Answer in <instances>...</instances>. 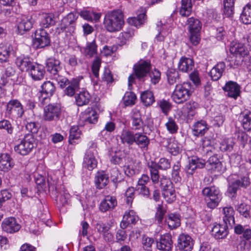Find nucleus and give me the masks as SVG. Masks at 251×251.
Instances as JSON below:
<instances>
[{"label": "nucleus", "mask_w": 251, "mask_h": 251, "mask_svg": "<svg viewBox=\"0 0 251 251\" xmlns=\"http://www.w3.org/2000/svg\"><path fill=\"white\" fill-rule=\"evenodd\" d=\"M47 181L49 189L51 192V194L56 197V201L57 206L61 207L68 204L70 195L63 186H61L59 190L57 187V178L51 175H48Z\"/></svg>", "instance_id": "nucleus-1"}, {"label": "nucleus", "mask_w": 251, "mask_h": 251, "mask_svg": "<svg viewBox=\"0 0 251 251\" xmlns=\"http://www.w3.org/2000/svg\"><path fill=\"white\" fill-rule=\"evenodd\" d=\"M151 63L148 60L141 59L138 61L133 68V74L128 78V86L131 89L132 84L135 83L136 78L139 81H144L151 69Z\"/></svg>", "instance_id": "nucleus-2"}, {"label": "nucleus", "mask_w": 251, "mask_h": 251, "mask_svg": "<svg viewBox=\"0 0 251 251\" xmlns=\"http://www.w3.org/2000/svg\"><path fill=\"white\" fill-rule=\"evenodd\" d=\"M103 24L106 29L109 32L120 31L124 24L123 13L120 10L108 12L105 15Z\"/></svg>", "instance_id": "nucleus-3"}, {"label": "nucleus", "mask_w": 251, "mask_h": 251, "mask_svg": "<svg viewBox=\"0 0 251 251\" xmlns=\"http://www.w3.org/2000/svg\"><path fill=\"white\" fill-rule=\"evenodd\" d=\"M193 92L190 82L177 84L172 94V98L176 103H183L189 99Z\"/></svg>", "instance_id": "nucleus-4"}, {"label": "nucleus", "mask_w": 251, "mask_h": 251, "mask_svg": "<svg viewBox=\"0 0 251 251\" xmlns=\"http://www.w3.org/2000/svg\"><path fill=\"white\" fill-rule=\"evenodd\" d=\"M202 193L204 197L207 206L210 209L216 208L222 199V194L219 189L215 186L204 188Z\"/></svg>", "instance_id": "nucleus-5"}, {"label": "nucleus", "mask_w": 251, "mask_h": 251, "mask_svg": "<svg viewBox=\"0 0 251 251\" xmlns=\"http://www.w3.org/2000/svg\"><path fill=\"white\" fill-rule=\"evenodd\" d=\"M186 25L190 41L193 45L197 46L201 40V23L198 19L191 17L187 19Z\"/></svg>", "instance_id": "nucleus-6"}, {"label": "nucleus", "mask_w": 251, "mask_h": 251, "mask_svg": "<svg viewBox=\"0 0 251 251\" xmlns=\"http://www.w3.org/2000/svg\"><path fill=\"white\" fill-rule=\"evenodd\" d=\"M35 146V140L33 135L26 134L14 147V150L22 155H26L32 151Z\"/></svg>", "instance_id": "nucleus-7"}, {"label": "nucleus", "mask_w": 251, "mask_h": 251, "mask_svg": "<svg viewBox=\"0 0 251 251\" xmlns=\"http://www.w3.org/2000/svg\"><path fill=\"white\" fill-rule=\"evenodd\" d=\"M96 144L94 141L89 143V148L86 151L82 163L83 167L91 171L95 168L98 164L96 158L97 154Z\"/></svg>", "instance_id": "nucleus-8"}, {"label": "nucleus", "mask_w": 251, "mask_h": 251, "mask_svg": "<svg viewBox=\"0 0 251 251\" xmlns=\"http://www.w3.org/2000/svg\"><path fill=\"white\" fill-rule=\"evenodd\" d=\"M32 43L37 49L47 47L50 43V35L44 29L42 28L37 29L32 35Z\"/></svg>", "instance_id": "nucleus-9"}, {"label": "nucleus", "mask_w": 251, "mask_h": 251, "mask_svg": "<svg viewBox=\"0 0 251 251\" xmlns=\"http://www.w3.org/2000/svg\"><path fill=\"white\" fill-rule=\"evenodd\" d=\"M24 113L23 106L17 100L9 101L6 105V116L11 119L21 118Z\"/></svg>", "instance_id": "nucleus-10"}, {"label": "nucleus", "mask_w": 251, "mask_h": 251, "mask_svg": "<svg viewBox=\"0 0 251 251\" xmlns=\"http://www.w3.org/2000/svg\"><path fill=\"white\" fill-rule=\"evenodd\" d=\"M76 19L77 17L73 13H70L64 17L57 27L59 32L65 31L70 34L73 33L75 30Z\"/></svg>", "instance_id": "nucleus-11"}, {"label": "nucleus", "mask_w": 251, "mask_h": 251, "mask_svg": "<svg viewBox=\"0 0 251 251\" xmlns=\"http://www.w3.org/2000/svg\"><path fill=\"white\" fill-rule=\"evenodd\" d=\"M60 115L61 109L59 106L49 104L44 108L43 118L45 121H56L59 119Z\"/></svg>", "instance_id": "nucleus-12"}, {"label": "nucleus", "mask_w": 251, "mask_h": 251, "mask_svg": "<svg viewBox=\"0 0 251 251\" xmlns=\"http://www.w3.org/2000/svg\"><path fill=\"white\" fill-rule=\"evenodd\" d=\"M42 90L38 95L39 100L43 104L47 102L49 98L53 95L55 90L54 84L50 81L45 82L41 86Z\"/></svg>", "instance_id": "nucleus-13"}, {"label": "nucleus", "mask_w": 251, "mask_h": 251, "mask_svg": "<svg viewBox=\"0 0 251 251\" xmlns=\"http://www.w3.org/2000/svg\"><path fill=\"white\" fill-rule=\"evenodd\" d=\"M162 145L166 148L168 152L173 155H176L181 151L180 145L174 137L165 138L161 141Z\"/></svg>", "instance_id": "nucleus-14"}, {"label": "nucleus", "mask_w": 251, "mask_h": 251, "mask_svg": "<svg viewBox=\"0 0 251 251\" xmlns=\"http://www.w3.org/2000/svg\"><path fill=\"white\" fill-rule=\"evenodd\" d=\"M1 228L3 231L7 233H14L18 231L21 226L14 217L4 219L1 223Z\"/></svg>", "instance_id": "nucleus-15"}, {"label": "nucleus", "mask_w": 251, "mask_h": 251, "mask_svg": "<svg viewBox=\"0 0 251 251\" xmlns=\"http://www.w3.org/2000/svg\"><path fill=\"white\" fill-rule=\"evenodd\" d=\"M33 22L34 21L30 16H22L18 21V32L20 34H24L26 31L31 28Z\"/></svg>", "instance_id": "nucleus-16"}, {"label": "nucleus", "mask_w": 251, "mask_h": 251, "mask_svg": "<svg viewBox=\"0 0 251 251\" xmlns=\"http://www.w3.org/2000/svg\"><path fill=\"white\" fill-rule=\"evenodd\" d=\"M177 246L179 250L191 251L193 246V240L191 236L186 234H181L178 238Z\"/></svg>", "instance_id": "nucleus-17"}, {"label": "nucleus", "mask_w": 251, "mask_h": 251, "mask_svg": "<svg viewBox=\"0 0 251 251\" xmlns=\"http://www.w3.org/2000/svg\"><path fill=\"white\" fill-rule=\"evenodd\" d=\"M28 73L33 80H41L44 77L45 68L42 65L34 63L28 71Z\"/></svg>", "instance_id": "nucleus-18"}, {"label": "nucleus", "mask_w": 251, "mask_h": 251, "mask_svg": "<svg viewBox=\"0 0 251 251\" xmlns=\"http://www.w3.org/2000/svg\"><path fill=\"white\" fill-rule=\"evenodd\" d=\"M230 51L235 57L241 59L242 60L249 53V51L243 44L235 42L231 43Z\"/></svg>", "instance_id": "nucleus-19"}, {"label": "nucleus", "mask_w": 251, "mask_h": 251, "mask_svg": "<svg viewBox=\"0 0 251 251\" xmlns=\"http://www.w3.org/2000/svg\"><path fill=\"white\" fill-rule=\"evenodd\" d=\"M223 89L228 97L236 99L239 96L240 87L235 82L229 81L226 82Z\"/></svg>", "instance_id": "nucleus-20"}, {"label": "nucleus", "mask_w": 251, "mask_h": 251, "mask_svg": "<svg viewBox=\"0 0 251 251\" xmlns=\"http://www.w3.org/2000/svg\"><path fill=\"white\" fill-rule=\"evenodd\" d=\"M204 165V160L196 156L192 157L189 159V163L185 167V170L188 175H192L197 168H202Z\"/></svg>", "instance_id": "nucleus-21"}, {"label": "nucleus", "mask_w": 251, "mask_h": 251, "mask_svg": "<svg viewBox=\"0 0 251 251\" xmlns=\"http://www.w3.org/2000/svg\"><path fill=\"white\" fill-rule=\"evenodd\" d=\"M117 204V201L116 198L114 196L108 195L106 196L104 199L101 201L99 209L100 211L105 212L113 209Z\"/></svg>", "instance_id": "nucleus-22"}, {"label": "nucleus", "mask_w": 251, "mask_h": 251, "mask_svg": "<svg viewBox=\"0 0 251 251\" xmlns=\"http://www.w3.org/2000/svg\"><path fill=\"white\" fill-rule=\"evenodd\" d=\"M138 219V216L133 210H130L128 212H126L120 224L121 227L125 229L130 224H135Z\"/></svg>", "instance_id": "nucleus-23"}, {"label": "nucleus", "mask_w": 251, "mask_h": 251, "mask_svg": "<svg viewBox=\"0 0 251 251\" xmlns=\"http://www.w3.org/2000/svg\"><path fill=\"white\" fill-rule=\"evenodd\" d=\"M228 225L225 224H216L213 226L211 230L212 235L216 239H222L226 238L228 234Z\"/></svg>", "instance_id": "nucleus-24"}, {"label": "nucleus", "mask_w": 251, "mask_h": 251, "mask_svg": "<svg viewBox=\"0 0 251 251\" xmlns=\"http://www.w3.org/2000/svg\"><path fill=\"white\" fill-rule=\"evenodd\" d=\"M156 247L159 250L170 251L173 247V242L171 235L166 234L162 235L160 241L156 243Z\"/></svg>", "instance_id": "nucleus-25"}, {"label": "nucleus", "mask_w": 251, "mask_h": 251, "mask_svg": "<svg viewBox=\"0 0 251 251\" xmlns=\"http://www.w3.org/2000/svg\"><path fill=\"white\" fill-rule=\"evenodd\" d=\"M198 107V103L195 101H190L186 103L182 108L183 116L188 119H192L196 114V109Z\"/></svg>", "instance_id": "nucleus-26"}, {"label": "nucleus", "mask_w": 251, "mask_h": 251, "mask_svg": "<svg viewBox=\"0 0 251 251\" xmlns=\"http://www.w3.org/2000/svg\"><path fill=\"white\" fill-rule=\"evenodd\" d=\"M34 63L32 62L31 59L27 56H20L16 59V64L22 71L28 72Z\"/></svg>", "instance_id": "nucleus-27"}, {"label": "nucleus", "mask_w": 251, "mask_h": 251, "mask_svg": "<svg viewBox=\"0 0 251 251\" xmlns=\"http://www.w3.org/2000/svg\"><path fill=\"white\" fill-rule=\"evenodd\" d=\"M235 211L231 206L225 207L223 208V221L226 225L232 226L235 224Z\"/></svg>", "instance_id": "nucleus-28"}, {"label": "nucleus", "mask_w": 251, "mask_h": 251, "mask_svg": "<svg viewBox=\"0 0 251 251\" xmlns=\"http://www.w3.org/2000/svg\"><path fill=\"white\" fill-rule=\"evenodd\" d=\"M205 164L208 170L219 172L223 170V164L218 159L217 155L210 157L207 162H205Z\"/></svg>", "instance_id": "nucleus-29"}, {"label": "nucleus", "mask_w": 251, "mask_h": 251, "mask_svg": "<svg viewBox=\"0 0 251 251\" xmlns=\"http://www.w3.org/2000/svg\"><path fill=\"white\" fill-rule=\"evenodd\" d=\"M60 64L59 60L57 59L54 58H49L46 62L47 71L54 75H56L61 70Z\"/></svg>", "instance_id": "nucleus-30"}, {"label": "nucleus", "mask_w": 251, "mask_h": 251, "mask_svg": "<svg viewBox=\"0 0 251 251\" xmlns=\"http://www.w3.org/2000/svg\"><path fill=\"white\" fill-rule=\"evenodd\" d=\"M134 143L141 149L142 151H147L150 140L147 136L142 133H135Z\"/></svg>", "instance_id": "nucleus-31"}, {"label": "nucleus", "mask_w": 251, "mask_h": 251, "mask_svg": "<svg viewBox=\"0 0 251 251\" xmlns=\"http://www.w3.org/2000/svg\"><path fill=\"white\" fill-rule=\"evenodd\" d=\"M14 166L12 158L7 153L0 154V170L6 172L10 170Z\"/></svg>", "instance_id": "nucleus-32"}, {"label": "nucleus", "mask_w": 251, "mask_h": 251, "mask_svg": "<svg viewBox=\"0 0 251 251\" xmlns=\"http://www.w3.org/2000/svg\"><path fill=\"white\" fill-rule=\"evenodd\" d=\"M208 127L205 121L201 120L195 123L192 128V133L195 136H202L208 130Z\"/></svg>", "instance_id": "nucleus-33"}, {"label": "nucleus", "mask_w": 251, "mask_h": 251, "mask_svg": "<svg viewBox=\"0 0 251 251\" xmlns=\"http://www.w3.org/2000/svg\"><path fill=\"white\" fill-rule=\"evenodd\" d=\"M225 67L226 65L224 62L217 63L209 73L211 78L214 81L218 80L222 76Z\"/></svg>", "instance_id": "nucleus-34"}, {"label": "nucleus", "mask_w": 251, "mask_h": 251, "mask_svg": "<svg viewBox=\"0 0 251 251\" xmlns=\"http://www.w3.org/2000/svg\"><path fill=\"white\" fill-rule=\"evenodd\" d=\"M243 128L247 131H251V111L246 110L240 115Z\"/></svg>", "instance_id": "nucleus-35"}, {"label": "nucleus", "mask_w": 251, "mask_h": 251, "mask_svg": "<svg viewBox=\"0 0 251 251\" xmlns=\"http://www.w3.org/2000/svg\"><path fill=\"white\" fill-rule=\"evenodd\" d=\"M40 25L43 28H49L55 24L54 16L52 14L43 13L41 15Z\"/></svg>", "instance_id": "nucleus-36"}, {"label": "nucleus", "mask_w": 251, "mask_h": 251, "mask_svg": "<svg viewBox=\"0 0 251 251\" xmlns=\"http://www.w3.org/2000/svg\"><path fill=\"white\" fill-rule=\"evenodd\" d=\"M194 67L193 60L189 58H181L178 63V69L183 72L191 71Z\"/></svg>", "instance_id": "nucleus-37"}, {"label": "nucleus", "mask_w": 251, "mask_h": 251, "mask_svg": "<svg viewBox=\"0 0 251 251\" xmlns=\"http://www.w3.org/2000/svg\"><path fill=\"white\" fill-rule=\"evenodd\" d=\"M135 134L127 129H123L120 135L121 142L124 144H127L129 146L134 143Z\"/></svg>", "instance_id": "nucleus-38"}, {"label": "nucleus", "mask_w": 251, "mask_h": 251, "mask_svg": "<svg viewBox=\"0 0 251 251\" xmlns=\"http://www.w3.org/2000/svg\"><path fill=\"white\" fill-rule=\"evenodd\" d=\"M166 221L170 229H175L180 225V216L176 213H170Z\"/></svg>", "instance_id": "nucleus-39"}, {"label": "nucleus", "mask_w": 251, "mask_h": 251, "mask_svg": "<svg viewBox=\"0 0 251 251\" xmlns=\"http://www.w3.org/2000/svg\"><path fill=\"white\" fill-rule=\"evenodd\" d=\"M108 182V176L104 172L97 173L95 176V183L98 188H103L107 184Z\"/></svg>", "instance_id": "nucleus-40"}, {"label": "nucleus", "mask_w": 251, "mask_h": 251, "mask_svg": "<svg viewBox=\"0 0 251 251\" xmlns=\"http://www.w3.org/2000/svg\"><path fill=\"white\" fill-rule=\"evenodd\" d=\"M75 102L78 106H81L87 104L91 98L90 95L86 91H82L76 95Z\"/></svg>", "instance_id": "nucleus-41"}, {"label": "nucleus", "mask_w": 251, "mask_h": 251, "mask_svg": "<svg viewBox=\"0 0 251 251\" xmlns=\"http://www.w3.org/2000/svg\"><path fill=\"white\" fill-rule=\"evenodd\" d=\"M82 53L86 56L91 58L97 53V46L95 41L88 42L86 46L82 50Z\"/></svg>", "instance_id": "nucleus-42"}, {"label": "nucleus", "mask_w": 251, "mask_h": 251, "mask_svg": "<svg viewBox=\"0 0 251 251\" xmlns=\"http://www.w3.org/2000/svg\"><path fill=\"white\" fill-rule=\"evenodd\" d=\"M240 18L244 24H251V2L248 3L244 7Z\"/></svg>", "instance_id": "nucleus-43"}, {"label": "nucleus", "mask_w": 251, "mask_h": 251, "mask_svg": "<svg viewBox=\"0 0 251 251\" xmlns=\"http://www.w3.org/2000/svg\"><path fill=\"white\" fill-rule=\"evenodd\" d=\"M192 10L191 0H181V6L179 9V14L182 16H188Z\"/></svg>", "instance_id": "nucleus-44"}, {"label": "nucleus", "mask_w": 251, "mask_h": 251, "mask_svg": "<svg viewBox=\"0 0 251 251\" xmlns=\"http://www.w3.org/2000/svg\"><path fill=\"white\" fill-rule=\"evenodd\" d=\"M80 15L85 20L89 21H95L96 22L99 21L101 16L100 13H96L91 10H87L81 11Z\"/></svg>", "instance_id": "nucleus-45"}, {"label": "nucleus", "mask_w": 251, "mask_h": 251, "mask_svg": "<svg viewBox=\"0 0 251 251\" xmlns=\"http://www.w3.org/2000/svg\"><path fill=\"white\" fill-rule=\"evenodd\" d=\"M170 26L163 23L162 21H159L157 24V30L159 31L158 34L156 36V38L157 40L162 41L164 39V36L166 35V32L169 29Z\"/></svg>", "instance_id": "nucleus-46"}, {"label": "nucleus", "mask_w": 251, "mask_h": 251, "mask_svg": "<svg viewBox=\"0 0 251 251\" xmlns=\"http://www.w3.org/2000/svg\"><path fill=\"white\" fill-rule=\"evenodd\" d=\"M97 112L92 108H88L86 111L85 122L89 124H95L98 121Z\"/></svg>", "instance_id": "nucleus-47"}, {"label": "nucleus", "mask_w": 251, "mask_h": 251, "mask_svg": "<svg viewBox=\"0 0 251 251\" xmlns=\"http://www.w3.org/2000/svg\"><path fill=\"white\" fill-rule=\"evenodd\" d=\"M235 145V139L232 137L225 138L221 143L220 149L224 151H231Z\"/></svg>", "instance_id": "nucleus-48"}, {"label": "nucleus", "mask_w": 251, "mask_h": 251, "mask_svg": "<svg viewBox=\"0 0 251 251\" xmlns=\"http://www.w3.org/2000/svg\"><path fill=\"white\" fill-rule=\"evenodd\" d=\"M141 99L143 104L147 106L151 105L155 101L153 93L150 91H146L142 93L141 95Z\"/></svg>", "instance_id": "nucleus-49"}, {"label": "nucleus", "mask_w": 251, "mask_h": 251, "mask_svg": "<svg viewBox=\"0 0 251 251\" xmlns=\"http://www.w3.org/2000/svg\"><path fill=\"white\" fill-rule=\"evenodd\" d=\"M162 195L168 203H172L176 200V193L174 187L165 189L162 191Z\"/></svg>", "instance_id": "nucleus-50"}, {"label": "nucleus", "mask_w": 251, "mask_h": 251, "mask_svg": "<svg viewBox=\"0 0 251 251\" xmlns=\"http://www.w3.org/2000/svg\"><path fill=\"white\" fill-rule=\"evenodd\" d=\"M81 135V131L77 126H72L70 130L69 137V143L73 144L75 143V140L78 139Z\"/></svg>", "instance_id": "nucleus-51"}, {"label": "nucleus", "mask_w": 251, "mask_h": 251, "mask_svg": "<svg viewBox=\"0 0 251 251\" xmlns=\"http://www.w3.org/2000/svg\"><path fill=\"white\" fill-rule=\"evenodd\" d=\"M166 213V206L162 203L158 204L156 207V211L155 215V219L157 221L158 224L162 223Z\"/></svg>", "instance_id": "nucleus-52"}, {"label": "nucleus", "mask_w": 251, "mask_h": 251, "mask_svg": "<svg viewBox=\"0 0 251 251\" xmlns=\"http://www.w3.org/2000/svg\"><path fill=\"white\" fill-rule=\"evenodd\" d=\"M136 100V95L131 92H126L123 98L124 103L126 106L134 104Z\"/></svg>", "instance_id": "nucleus-53"}, {"label": "nucleus", "mask_w": 251, "mask_h": 251, "mask_svg": "<svg viewBox=\"0 0 251 251\" xmlns=\"http://www.w3.org/2000/svg\"><path fill=\"white\" fill-rule=\"evenodd\" d=\"M146 15L145 13L139 14L137 17L129 18L127 20L128 23L136 27L140 26L143 24L145 21Z\"/></svg>", "instance_id": "nucleus-54"}, {"label": "nucleus", "mask_w": 251, "mask_h": 251, "mask_svg": "<svg viewBox=\"0 0 251 251\" xmlns=\"http://www.w3.org/2000/svg\"><path fill=\"white\" fill-rule=\"evenodd\" d=\"M234 2L235 0H224V13L227 17L233 14Z\"/></svg>", "instance_id": "nucleus-55"}, {"label": "nucleus", "mask_w": 251, "mask_h": 251, "mask_svg": "<svg viewBox=\"0 0 251 251\" xmlns=\"http://www.w3.org/2000/svg\"><path fill=\"white\" fill-rule=\"evenodd\" d=\"M149 167L150 169L151 179L152 182L154 183H157L159 180V176L156 163L152 162L149 165Z\"/></svg>", "instance_id": "nucleus-56"}, {"label": "nucleus", "mask_w": 251, "mask_h": 251, "mask_svg": "<svg viewBox=\"0 0 251 251\" xmlns=\"http://www.w3.org/2000/svg\"><path fill=\"white\" fill-rule=\"evenodd\" d=\"M79 88V83L76 80L73 81L65 89L64 93L65 95L72 97L75 94V92Z\"/></svg>", "instance_id": "nucleus-57"}, {"label": "nucleus", "mask_w": 251, "mask_h": 251, "mask_svg": "<svg viewBox=\"0 0 251 251\" xmlns=\"http://www.w3.org/2000/svg\"><path fill=\"white\" fill-rule=\"evenodd\" d=\"M125 157L124 153L120 151H115L111 154L110 161L114 164H120Z\"/></svg>", "instance_id": "nucleus-58"}, {"label": "nucleus", "mask_w": 251, "mask_h": 251, "mask_svg": "<svg viewBox=\"0 0 251 251\" xmlns=\"http://www.w3.org/2000/svg\"><path fill=\"white\" fill-rule=\"evenodd\" d=\"M132 127L134 129H139L143 126V123L138 112H135L132 116Z\"/></svg>", "instance_id": "nucleus-59"}, {"label": "nucleus", "mask_w": 251, "mask_h": 251, "mask_svg": "<svg viewBox=\"0 0 251 251\" xmlns=\"http://www.w3.org/2000/svg\"><path fill=\"white\" fill-rule=\"evenodd\" d=\"M151 79V82L152 84L155 85L157 84L161 79V73L157 69L154 68L150 70L148 74Z\"/></svg>", "instance_id": "nucleus-60"}, {"label": "nucleus", "mask_w": 251, "mask_h": 251, "mask_svg": "<svg viewBox=\"0 0 251 251\" xmlns=\"http://www.w3.org/2000/svg\"><path fill=\"white\" fill-rule=\"evenodd\" d=\"M165 126L167 130L171 134H174L177 132L178 126L175 121L171 117L168 119V121L165 124Z\"/></svg>", "instance_id": "nucleus-61"}, {"label": "nucleus", "mask_w": 251, "mask_h": 251, "mask_svg": "<svg viewBox=\"0 0 251 251\" xmlns=\"http://www.w3.org/2000/svg\"><path fill=\"white\" fill-rule=\"evenodd\" d=\"M11 47L8 46H2L0 48V61L1 62L6 61L9 58Z\"/></svg>", "instance_id": "nucleus-62"}, {"label": "nucleus", "mask_w": 251, "mask_h": 251, "mask_svg": "<svg viewBox=\"0 0 251 251\" xmlns=\"http://www.w3.org/2000/svg\"><path fill=\"white\" fill-rule=\"evenodd\" d=\"M180 167L181 165L179 161H177L173 167L172 176V177L176 181H180L181 179L179 175Z\"/></svg>", "instance_id": "nucleus-63"}, {"label": "nucleus", "mask_w": 251, "mask_h": 251, "mask_svg": "<svg viewBox=\"0 0 251 251\" xmlns=\"http://www.w3.org/2000/svg\"><path fill=\"white\" fill-rule=\"evenodd\" d=\"M167 76L168 81L171 85L174 84L178 79V74L177 72L171 70L167 72Z\"/></svg>", "instance_id": "nucleus-64"}]
</instances>
